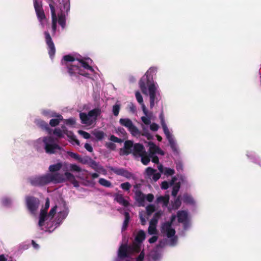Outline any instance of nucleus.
<instances>
[{
  "mask_svg": "<svg viewBox=\"0 0 261 261\" xmlns=\"http://www.w3.org/2000/svg\"><path fill=\"white\" fill-rule=\"evenodd\" d=\"M45 152L48 154H54L56 150H60L62 147L56 143L58 139H55L52 136L44 137L42 140Z\"/></svg>",
  "mask_w": 261,
  "mask_h": 261,
  "instance_id": "obj_1",
  "label": "nucleus"
},
{
  "mask_svg": "<svg viewBox=\"0 0 261 261\" xmlns=\"http://www.w3.org/2000/svg\"><path fill=\"white\" fill-rule=\"evenodd\" d=\"M161 232L166 234L168 238H171L172 244L174 245L176 242V238L175 237V230L172 228V225L168 223H164L161 226Z\"/></svg>",
  "mask_w": 261,
  "mask_h": 261,
  "instance_id": "obj_2",
  "label": "nucleus"
},
{
  "mask_svg": "<svg viewBox=\"0 0 261 261\" xmlns=\"http://www.w3.org/2000/svg\"><path fill=\"white\" fill-rule=\"evenodd\" d=\"M34 6L37 18L41 25L44 27L46 18L42 8V3H39L37 0H35L34 1Z\"/></svg>",
  "mask_w": 261,
  "mask_h": 261,
  "instance_id": "obj_3",
  "label": "nucleus"
},
{
  "mask_svg": "<svg viewBox=\"0 0 261 261\" xmlns=\"http://www.w3.org/2000/svg\"><path fill=\"white\" fill-rule=\"evenodd\" d=\"M25 201L29 211L32 213H34L39 206V199L34 196H27L25 198Z\"/></svg>",
  "mask_w": 261,
  "mask_h": 261,
  "instance_id": "obj_4",
  "label": "nucleus"
},
{
  "mask_svg": "<svg viewBox=\"0 0 261 261\" xmlns=\"http://www.w3.org/2000/svg\"><path fill=\"white\" fill-rule=\"evenodd\" d=\"M31 185L35 187H42L48 184L47 174L42 176L32 177L29 179Z\"/></svg>",
  "mask_w": 261,
  "mask_h": 261,
  "instance_id": "obj_5",
  "label": "nucleus"
},
{
  "mask_svg": "<svg viewBox=\"0 0 261 261\" xmlns=\"http://www.w3.org/2000/svg\"><path fill=\"white\" fill-rule=\"evenodd\" d=\"M48 182H53L54 184L62 183L67 180L65 174H61L60 173H56L54 174H47Z\"/></svg>",
  "mask_w": 261,
  "mask_h": 261,
  "instance_id": "obj_6",
  "label": "nucleus"
},
{
  "mask_svg": "<svg viewBox=\"0 0 261 261\" xmlns=\"http://www.w3.org/2000/svg\"><path fill=\"white\" fill-rule=\"evenodd\" d=\"M45 42L47 45L48 49V54L50 58H53L56 53L55 44L53 41L51 37L48 32H44Z\"/></svg>",
  "mask_w": 261,
  "mask_h": 261,
  "instance_id": "obj_7",
  "label": "nucleus"
},
{
  "mask_svg": "<svg viewBox=\"0 0 261 261\" xmlns=\"http://www.w3.org/2000/svg\"><path fill=\"white\" fill-rule=\"evenodd\" d=\"M109 168L110 171H112L115 174L123 176L127 179H130L133 176V173L124 168H116L112 166L110 167Z\"/></svg>",
  "mask_w": 261,
  "mask_h": 261,
  "instance_id": "obj_8",
  "label": "nucleus"
},
{
  "mask_svg": "<svg viewBox=\"0 0 261 261\" xmlns=\"http://www.w3.org/2000/svg\"><path fill=\"white\" fill-rule=\"evenodd\" d=\"M148 92L150 101V108L152 109L154 106L156 97V88L153 83L150 84L148 86Z\"/></svg>",
  "mask_w": 261,
  "mask_h": 261,
  "instance_id": "obj_9",
  "label": "nucleus"
},
{
  "mask_svg": "<svg viewBox=\"0 0 261 261\" xmlns=\"http://www.w3.org/2000/svg\"><path fill=\"white\" fill-rule=\"evenodd\" d=\"M150 80H151L149 77L147 76L146 75H143L139 81V87L142 91V92L145 95L147 94V89L146 86L149 85L150 82Z\"/></svg>",
  "mask_w": 261,
  "mask_h": 261,
  "instance_id": "obj_10",
  "label": "nucleus"
},
{
  "mask_svg": "<svg viewBox=\"0 0 261 261\" xmlns=\"http://www.w3.org/2000/svg\"><path fill=\"white\" fill-rule=\"evenodd\" d=\"M130 246L127 244H122L118 250V255L121 259L128 257L130 253Z\"/></svg>",
  "mask_w": 261,
  "mask_h": 261,
  "instance_id": "obj_11",
  "label": "nucleus"
},
{
  "mask_svg": "<svg viewBox=\"0 0 261 261\" xmlns=\"http://www.w3.org/2000/svg\"><path fill=\"white\" fill-rule=\"evenodd\" d=\"M145 150L144 146L140 143H135L134 145L132 153L136 157H139L142 155L143 153H145Z\"/></svg>",
  "mask_w": 261,
  "mask_h": 261,
  "instance_id": "obj_12",
  "label": "nucleus"
},
{
  "mask_svg": "<svg viewBox=\"0 0 261 261\" xmlns=\"http://www.w3.org/2000/svg\"><path fill=\"white\" fill-rule=\"evenodd\" d=\"M68 73L70 76L76 75V74L82 75L85 77H88L89 75L88 73L83 71V70L77 65L70 67L69 69Z\"/></svg>",
  "mask_w": 261,
  "mask_h": 261,
  "instance_id": "obj_13",
  "label": "nucleus"
},
{
  "mask_svg": "<svg viewBox=\"0 0 261 261\" xmlns=\"http://www.w3.org/2000/svg\"><path fill=\"white\" fill-rule=\"evenodd\" d=\"M134 145L133 141L130 140L126 141L124 142V147L120 149V152H122V154L126 155L132 153Z\"/></svg>",
  "mask_w": 261,
  "mask_h": 261,
  "instance_id": "obj_14",
  "label": "nucleus"
},
{
  "mask_svg": "<svg viewBox=\"0 0 261 261\" xmlns=\"http://www.w3.org/2000/svg\"><path fill=\"white\" fill-rule=\"evenodd\" d=\"M50 117H56V118L51 119L49 121V126L50 125L51 127L58 126L60 122L64 120L63 116L61 114L56 113H53Z\"/></svg>",
  "mask_w": 261,
  "mask_h": 261,
  "instance_id": "obj_15",
  "label": "nucleus"
},
{
  "mask_svg": "<svg viewBox=\"0 0 261 261\" xmlns=\"http://www.w3.org/2000/svg\"><path fill=\"white\" fill-rule=\"evenodd\" d=\"M35 123L42 130L47 132L49 135L52 134V129L49 127V124L44 120L41 119L36 120Z\"/></svg>",
  "mask_w": 261,
  "mask_h": 261,
  "instance_id": "obj_16",
  "label": "nucleus"
},
{
  "mask_svg": "<svg viewBox=\"0 0 261 261\" xmlns=\"http://www.w3.org/2000/svg\"><path fill=\"white\" fill-rule=\"evenodd\" d=\"M49 6L51 11L52 18V30L54 34H55L57 29V17L56 14L55 8L54 5L51 4H49Z\"/></svg>",
  "mask_w": 261,
  "mask_h": 261,
  "instance_id": "obj_17",
  "label": "nucleus"
},
{
  "mask_svg": "<svg viewBox=\"0 0 261 261\" xmlns=\"http://www.w3.org/2000/svg\"><path fill=\"white\" fill-rule=\"evenodd\" d=\"M75 60V58H74L73 56L67 55H65L63 57V58L61 61V63L63 65L66 66L67 68L68 71L69 70V69L70 67H72L74 66H76L75 65H71L68 62H73Z\"/></svg>",
  "mask_w": 261,
  "mask_h": 261,
  "instance_id": "obj_18",
  "label": "nucleus"
},
{
  "mask_svg": "<svg viewBox=\"0 0 261 261\" xmlns=\"http://www.w3.org/2000/svg\"><path fill=\"white\" fill-rule=\"evenodd\" d=\"M61 130L64 135H66L69 139L74 141L77 145H80V141L76 138V136L73 134V132L67 129V127L63 125L61 126Z\"/></svg>",
  "mask_w": 261,
  "mask_h": 261,
  "instance_id": "obj_19",
  "label": "nucleus"
},
{
  "mask_svg": "<svg viewBox=\"0 0 261 261\" xmlns=\"http://www.w3.org/2000/svg\"><path fill=\"white\" fill-rule=\"evenodd\" d=\"M148 144L149 146V151L150 154H154L155 153H158L162 155L165 154L164 152L154 143L149 142Z\"/></svg>",
  "mask_w": 261,
  "mask_h": 261,
  "instance_id": "obj_20",
  "label": "nucleus"
},
{
  "mask_svg": "<svg viewBox=\"0 0 261 261\" xmlns=\"http://www.w3.org/2000/svg\"><path fill=\"white\" fill-rule=\"evenodd\" d=\"M80 118L81 120V122L83 124L90 125L93 122V119L89 117L88 114H87L84 112L80 113Z\"/></svg>",
  "mask_w": 261,
  "mask_h": 261,
  "instance_id": "obj_21",
  "label": "nucleus"
},
{
  "mask_svg": "<svg viewBox=\"0 0 261 261\" xmlns=\"http://www.w3.org/2000/svg\"><path fill=\"white\" fill-rule=\"evenodd\" d=\"M135 199L138 202L139 206H144L145 195L141 191H137L135 192Z\"/></svg>",
  "mask_w": 261,
  "mask_h": 261,
  "instance_id": "obj_22",
  "label": "nucleus"
},
{
  "mask_svg": "<svg viewBox=\"0 0 261 261\" xmlns=\"http://www.w3.org/2000/svg\"><path fill=\"white\" fill-rule=\"evenodd\" d=\"M65 176L66 177L67 180L69 181L74 187L79 188L80 187L79 182L75 179V177L73 174L69 172H66L65 173Z\"/></svg>",
  "mask_w": 261,
  "mask_h": 261,
  "instance_id": "obj_23",
  "label": "nucleus"
},
{
  "mask_svg": "<svg viewBox=\"0 0 261 261\" xmlns=\"http://www.w3.org/2000/svg\"><path fill=\"white\" fill-rule=\"evenodd\" d=\"M177 217L179 223H185L188 220V213L185 211H179Z\"/></svg>",
  "mask_w": 261,
  "mask_h": 261,
  "instance_id": "obj_24",
  "label": "nucleus"
},
{
  "mask_svg": "<svg viewBox=\"0 0 261 261\" xmlns=\"http://www.w3.org/2000/svg\"><path fill=\"white\" fill-rule=\"evenodd\" d=\"M88 114L90 118H93V120L95 121L97 119V117L100 115L101 110L100 109L95 108L89 111Z\"/></svg>",
  "mask_w": 261,
  "mask_h": 261,
  "instance_id": "obj_25",
  "label": "nucleus"
},
{
  "mask_svg": "<svg viewBox=\"0 0 261 261\" xmlns=\"http://www.w3.org/2000/svg\"><path fill=\"white\" fill-rule=\"evenodd\" d=\"M46 217H48V215L46 210H41L38 222V225L40 227H42L44 225Z\"/></svg>",
  "mask_w": 261,
  "mask_h": 261,
  "instance_id": "obj_26",
  "label": "nucleus"
},
{
  "mask_svg": "<svg viewBox=\"0 0 261 261\" xmlns=\"http://www.w3.org/2000/svg\"><path fill=\"white\" fill-rule=\"evenodd\" d=\"M156 223V220H154L152 219L150 222V225L148 228V232L149 234H154L156 233V229L155 226V224Z\"/></svg>",
  "mask_w": 261,
  "mask_h": 261,
  "instance_id": "obj_27",
  "label": "nucleus"
},
{
  "mask_svg": "<svg viewBox=\"0 0 261 261\" xmlns=\"http://www.w3.org/2000/svg\"><path fill=\"white\" fill-rule=\"evenodd\" d=\"M145 239V233L144 230H140L136 237L135 241L138 243H141Z\"/></svg>",
  "mask_w": 261,
  "mask_h": 261,
  "instance_id": "obj_28",
  "label": "nucleus"
},
{
  "mask_svg": "<svg viewBox=\"0 0 261 261\" xmlns=\"http://www.w3.org/2000/svg\"><path fill=\"white\" fill-rule=\"evenodd\" d=\"M115 200L118 203L124 206L127 207L129 205V202L124 199L122 195H118L116 197Z\"/></svg>",
  "mask_w": 261,
  "mask_h": 261,
  "instance_id": "obj_29",
  "label": "nucleus"
},
{
  "mask_svg": "<svg viewBox=\"0 0 261 261\" xmlns=\"http://www.w3.org/2000/svg\"><path fill=\"white\" fill-rule=\"evenodd\" d=\"M150 156L151 154L149 153V154H147V152L145 151V153H143L142 155H140L139 157H141V161L142 164L144 165H147L150 161Z\"/></svg>",
  "mask_w": 261,
  "mask_h": 261,
  "instance_id": "obj_30",
  "label": "nucleus"
},
{
  "mask_svg": "<svg viewBox=\"0 0 261 261\" xmlns=\"http://www.w3.org/2000/svg\"><path fill=\"white\" fill-rule=\"evenodd\" d=\"M157 203L162 202L165 206H167L169 201V196L168 195L165 196H161L156 199Z\"/></svg>",
  "mask_w": 261,
  "mask_h": 261,
  "instance_id": "obj_31",
  "label": "nucleus"
},
{
  "mask_svg": "<svg viewBox=\"0 0 261 261\" xmlns=\"http://www.w3.org/2000/svg\"><path fill=\"white\" fill-rule=\"evenodd\" d=\"M124 215L125 219H124V221L123 222V225L122 227V229H121L122 231H124L127 229V228L128 227V223H129V221L130 220V216H129V214L128 212H125Z\"/></svg>",
  "mask_w": 261,
  "mask_h": 261,
  "instance_id": "obj_32",
  "label": "nucleus"
},
{
  "mask_svg": "<svg viewBox=\"0 0 261 261\" xmlns=\"http://www.w3.org/2000/svg\"><path fill=\"white\" fill-rule=\"evenodd\" d=\"M161 255L157 250L151 251L149 254V257L153 261H156L161 258Z\"/></svg>",
  "mask_w": 261,
  "mask_h": 261,
  "instance_id": "obj_33",
  "label": "nucleus"
},
{
  "mask_svg": "<svg viewBox=\"0 0 261 261\" xmlns=\"http://www.w3.org/2000/svg\"><path fill=\"white\" fill-rule=\"evenodd\" d=\"M120 124L127 128H129L133 123L132 120L128 118H121L119 120Z\"/></svg>",
  "mask_w": 261,
  "mask_h": 261,
  "instance_id": "obj_34",
  "label": "nucleus"
},
{
  "mask_svg": "<svg viewBox=\"0 0 261 261\" xmlns=\"http://www.w3.org/2000/svg\"><path fill=\"white\" fill-rule=\"evenodd\" d=\"M62 167L61 163H58L56 164L51 165L49 167L50 172H54L59 171Z\"/></svg>",
  "mask_w": 261,
  "mask_h": 261,
  "instance_id": "obj_35",
  "label": "nucleus"
},
{
  "mask_svg": "<svg viewBox=\"0 0 261 261\" xmlns=\"http://www.w3.org/2000/svg\"><path fill=\"white\" fill-rule=\"evenodd\" d=\"M52 134L57 137L58 139L64 138V134L60 128H56L54 130H52Z\"/></svg>",
  "mask_w": 261,
  "mask_h": 261,
  "instance_id": "obj_36",
  "label": "nucleus"
},
{
  "mask_svg": "<svg viewBox=\"0 0 261 261\" xmlns=\"http://www.w3.org/2000/svg\"><path fill=\"white\" fill-rule=\"evenodd\" d=\"M98 182L100 185L105 187L110 188L112 187V183L109 180H108L103 178H99Z\"/></svg>",
  "mask_w": 261,
  "mask_h": 261,
  "instance_id": "obj_37",
  "label": "nucleus"
},
{
  "mask_svg": "<svg viewBox=\"0 0 261 261\" xmlns=\"http://www.w3.org/2000/svg\"><path fill=\"white\" fill-rule=\"evenodd\" d=\"M128 130L130 132L131 134L134 136H139L140 132L138 128L133 124L129 128Z\"/></svg>",
  "mask_w": 261,
  "mask_h": 261,
  "instance_id": "obj_38",
  "label": "nucleus"
},
{
  "mask_svg": "<svg viewBox=\"0 0 261 261\" xmlns=\"http://www.w3.org/2000/svg\"><path fill=\"white\" fill-rule=\"evenodd\" d=\"M183 201L187 204H193L194 200L192 197L188 194H184L183 195Z\"/></svg>",
  "mask_w": 261,
  "mask_h": 261,
  "instance_id": "obj_39",
  "label": "nucleus"
},
{
  "mask_svg": "<svg viewBox=\"0 0 261 261\" xmlns=\"http://www.w3.org/2000/svg\"><path fill=\"white\" fill-rule=\"evenodd\" d=\"M58 23L64 28L66 24L65 16L64 14L61 13L58 16Z\"/></svg>",
  "mask_w": 261,
  "mask_h": 261,
  "instance_id": "obj_40",
  "label": "nucleus"
},
{
  "mask_svg": "<svg viewBox=\"0 0 261 261\" xmlns=\"http://www.w3.org/2000/svg\"><path fill=\"white\" fill-rule=\"evenodd\" d=\"M141 250V243H134L132 246H130V251L139 253Z\"/></svg>",
  "mask_w": 261,
  "mask_h": 261,
  "instance_id": "obj_41",
  "label": "nucleus"
},
{
  "mask_svg": "<svg viewBox=\"0 0 261 261\" xmlns=\"http://www.w3.org/2000/svg\"><path fill=\"white\" fill-rule=\"evenodd\" d=\"M160 118L161 119V124H162V126L163 127L164 132L165 135H167V134H169L170 132H169V130L167 126L165 123V122L163 118V116L162 114L160 115Z\"/></svg>",
  "mask_w": 261,
  "mask_h": 261,
  "instance_id": "obj_42",
  "label": "nucleus"
},
{
  "mask_svg": "<svg viewBox=\"0 0 261 261\" xmlns=\"http://www.w3.org/2000/svg\"><path fill=\"white\" fill-rule=\"evenodd\" d=\"M156 72V68L155 67H150L145 74L152 80L153 79V75L155 74Z\"/></svg>",
  "mask_w": 261,
  "mask_h": 261,
  "instance_id": "obj_43",
  "label": "nucleus"
},
{
  "mask_svg": "<svg viewBox=\"0 0 261 261\" xmlns=\"http://www.w3.org/2000/svg\"><path fill=\"white\" fill-rule=\"evenodd\" d=\"M77 60L81 64L82 66L83 67H84L85 69L89 70H90L91 71H94L92 67L90 66L87 62L84 61L82 59H81V60L77 59Z\"/></svg>",
  "mask_w": 261,
  "mask_h": 261,
  "instance_id": "obj_44",
  "label": "nucleus"
},
{
  "mask_svg": "<svg viewBox=\"0 0 261 261\" xmlns=\"http://www.w3.org/2000/svg\"><path fill=\"white\" fill-rule=\"evenodd\" d=\"M93 135L98 140H101L105 136V133L102 131H95L93 133Z\"/></svg>",
  "mask_w": 261,
  "mask_h": 261,
  "instance_id": "obj_45",
  "label": "nucleus"
},
{
  "mask_svg": "<svg viewBox=\"0 0 261 261\" xmlns=\"http://www.w3.org/2000/svg\"><path fill=\"white\" fill-rule=\"evenodd\" d=\"M180 187V182L176 183L173 187L172 191V195L174 197H176Z\"/></svg>",
  "mask_w": 261,
  "mask_h": 261,
  "instance_id": "obj_46",
  "label": "nucleus"
},
{
  "mask_svg": "<svg viewBox=\"0 0 261 261\" xmlns=\"http://www.w3.org/2000/svg\"><path fill=\"white\" fill-rule=\"evenodd\" d=\"M120 110V105L116 103L115 105L113 106V113L114 116H117L119 113V111Z\"/></svg>",
  "mask_w": 261,
  "mask_h": 261,
  "instance_id": "obj_47",
  "label": "nucleus"
},
{
  "mask_svg": "<svg viewBox=\"0 0 261 261\" xmlns=\"http://www.w3.org/2000/svg\"><path fill=\"white\" fill-rule=\"evenodd\" d=\"M156 170L155 169H153L151 167H147L146 169L145 172L147 176L150 178L152 176L153 174H154V172H155Z\"/></svg>",
  "mask_w": 261,
  "mask_h": 261,
  "instance_id": "obj_48",
  "label": "nucleus"
},
{
  "mask_svg": "<svg viewBox=\"0 0 261 261\" xmlns=\"http://www.w3.org/2000/svg\"><path fill=\"white\" fill-rule=\"evenodd\" d=\"M146 213L148 215H150L155 211V206L152 204H149L146 207Z\"/></svg>",
  "mask_w": 261,
  "mask_h": 261,
  "instance_id": "obj_49",
  "label": "nucleus"
},
{
  "mask_svg": "<svg viewBox=\"0 0 261 261\" xmlns=\"http://www.w3.org/2000/svg\"><path fill=\"white\" fill-rule=\"evenodd\" d=\"M181 202L179 197L176 198L172 204V207L174 210H177L181 205Z\"/></svg>",
  "mask_w": 261,
  "mask_h": 261,
  "instance_id": "obj_50",
  "label": "nucleus"
},
{
  "mask_svg": "<svg viewBox=\"0 0 261 261\" xmlns=\"http://www.w3.org/2000/svg\"><path fill=\"white\" fill-rule=\"evenodd\" d=\"M88 164H89V165L95 170H96L98 169V163L92 160L91 158Z\"/></svg>",
  "mask_w": 261,
  "mask_h": 261,
  "instance_id": "obj_51",
  "label": "nucleus"
},
{
  "mask_svg": "<svg viewBox=\"0 0 261 261\" xmlns=\"http://www.w3.org/2000/svg\"><path fill=\"white\" fill-rule=\"evenodd\" d=\"M69 169L71 171H75L78 172H81L82 170L81 168L76 164H70Z\"/></svg>",
  "mask_w": 261,
  "mask_h": 261,
  "instance_id": "obj_52",
  "label": "nucleus"
},
{
  "mask_svg": "<svg viewBox=\"0 0 261 261\" xmlns=\"http://www.w3.org/2000/svg\"><path fill=\"white\" fill-rule=\"evenodd\" d=\"M63 120L64 121V123L67 125L72 126L76 123L75 119L73 118H70Z\"/></svg>",
  "mask_w": 261,
  "mask_h": 261,
  "instance_id": "obj_53",
  "label": "nucleus"
},
{
  "mask_svg": "<svg viewBox=\"0 0 261 261\" xmlns=\"http://www.w3.org/2000/svg\"><path fill=\"white\" fill-rule=\"evenodd\" d=\"M163 173L166 176L172 175L175 173V170L173 169L166 167Z\"/></svg>",
  "mask_w": 261,
  "mask_h": 261,
  "instance_id": "obj_54",
  "label": "nucleus"
},
{
  "mask_svg": "<svg viewBox=\"0 0 261 261\" xmlns=\"http://www.w3.org/2000/svg\"><path fill=\"white\" fill-rule=\"evenodd\" d=\"M131 185L128 182H123L121 184L120 187L124 190L129 191L131 188Z\"/></svg>",
  "mask_w": 261,
  "mask_h": 261,
  "instance_id": "obj_55",
  "label": "nucleus"
},
{
  "mask_svg": "<svg viewBox=\"0 0 261 261\" xmlns=\"http://www.w3.org/2000/svg\"><path fill=\"white\" fill-rule=\"evenodd\" d=\"M135 96L137 101L140 103L142 104L143 103V97L141 93L139 91H137L135 93Z\"/></svg>",
  "mask_w": 261,
  "mask_h": 261,
  "instance_id": "obj_56",
  "label": "nucleus"
},
{
  "mask_svg": "<svg viewBox=\"0 0 261 261\" xmlns=\"http://www.w3.org/2000/svg\"><path fill=\"white\" fill-rule=\"evenodd\" d=\"M90 158L88 156H86L84 158H82L81 156H80V159L79 160V162L83 164H88L89 161L90 160Z\"/></svg>",
  "mask_w": 261,
  "mask_h": 261,
  "instance_id": "obj_57",
  "label": "nucleus"
},
{
  "mask_svg": "<svg viewBox=\"0 0 261 261\" xmlns=\"http://www.w3.org/2000/svg\"><path fill=\"white\" fill-rule=\"evenodd\" d=\"M110 140L111 141L116 143H122L123 142V140L121 139L118 138L114 135H111L110 137Z\"/></svg>",
  "mask_w": 261,
  "mask_h": 261,
  "instance_id": "obj_58",
  "label": "nucleus"
},
{
  "mask_svg": "<svg viewBox=\"0 0 261 261\" xmlns=\"http://www.w3.org/2000/svg\"><path fill=\"white\" fill-rule=\"evenodd\" d=\"M171 148L174 151H177L176 145L174 139H170L168 141Z\"/></svg>",
  "mask_w": 261,
  "mask_h": 261,
  "instance_id": "obj_59",
  "label": "nucleus"
},
{
  "mask_svg": "<svg viewBox=\"0 0 261 261\" xmlns=\"http://www.w3.org/2000/svg\"><path fill=\"white\" fill-rule=\"evenodd\" d=\"M56 209H57V206H55L51 208L50 210L48 215V217H50V218H53L56 213Z\"/></svg>",
  "mask_w": 261,
  "mask_h": 261,
  "instance_id": "obj_60",
  "label": "nucleus"
},
{
  "mask_svg": "<svg viewBox=\"0 0 261 261\" xmlns=\"http://www.w3.org/2000/svg\"><path fill=\"white\" fill-rule=\"evenodd\" d=\"M79 133L82 135L85 139H89L91 136L89 133L84 130H80L79 131Z\"/></svg>",
  "mask_w": 261,
  "mask_h": 261,
  "instance_id": "obj_61",
  "label": "nucleus"
},
{
  "mask_svg": "<svg viewBox=\"0 0 261 261\" xmlns=\"http://www.w3.org/2000/svg\"><path fill=\"white\" fill-rule=\"evenodd\" d=\"M68 154L71 158L75 159L76 160H77L79 161V160L80 159V155H79L77 153H74V152H70V151H68Z\"/></svg>",
  "mask_w": 261,
  "mask_h": 261,
  "instance_id": "obj_62",
  "label": "nucleus"
},
{
  "mask_svg": "<svg viewBox=\"0 0 261 261\" xmlns=\"http://www.w3.org/2000/svg\"><path fill=\"white\" fill-rule=\"evenodd\" d=\"M141 120L146 125H149L151 123L150 119L149 118H147L145 116L142 117Z\"/></svg>",
  "mask_w": 261,
  "mask_h": 261,
  "instance_id": "obj_63",
  "label": "nucleus"
},
{
  "mask_svg": "<svg viewBox=\"0 0 261 261\" xmlns=\"http://www.w3.org/2000/svg\"><path fill=\"white\" fill-rule=\"evenodd\" d=\"M106 146L108 148L111 149L112 150H115L116 148V145L112 142L107 143Z\"/></svg>",
  "mask_w": 261,
  "mask_h": 261,
  "instance_id": "obj_64",
  "label": "nucleus"
}]
</instances>
